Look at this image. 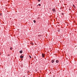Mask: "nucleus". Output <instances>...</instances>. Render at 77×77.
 Here are the masks:
<instances>
[{
	"instance_id": "nucleus-1",
	"label": "nucleus",
	"mask_w": 77,
	"mask_h": 77,
	"mask_svg": "<svg viewBox=\"0 0 77 77\" xmlns=\"http://www.w3.org/2000/svg\"><path fill=\"white\" fill-rule=\"evenodd\" d=\"M45 54H42V56L43 57H44Z\"/></svg>"
},
{
	"instance_id": "nucleus-2",
	"label": "nucleus",
	"mask_w": 77,
	"mask_h": 77,
	"mask_svg": "<svg viewBox=\"0 0 77 77\" xmlns=\"http://www.w3.org/2000/svg\"><path fill=\"white\" fill-rule=\"evenodd\" d=\"M52 63H54V60H52Z\"/></svg>"
},
{
	"instance_id": "nucleus-3",
	"label": "nucleus",
	"mask_w": 77,
	"mask_h": 77,
	"mask_svg": "<svg viewBox=\"0 0 77 77\" xmlns=\"http://www.w3.org/2000/svg\"><path fill=\"white\" fill-rule=\"evenodd\" d=\"M24 57L23 56H20V58H23Z\"/></svg>"
},
{
	"instance_id": "nucleus-4",
	"label": "nucleus",
	"mask_w": 77,
	"mask_h": 77,
	"mask_svg": "<svg viewBox=\"0 0 77 77\" xmlns=\"http://www.w3.org/2000/svg\"><path fill=\"white\" fill-rule=\"evenodd\" d=\"M20 53H23V51H20Z\"/></svg>"
},
{
	"instance_id": "nucleus-5",
	"label": "nucleus",
	"mask_w": 77,
	"mask_h": 77,
	"mask_svg": "<svg viewBox=\"0 0 77 77\" xmlns=\"http://www.w3.org/2000/svg\"><path fill=\"white\" fill-rule=\"evenodd\" d=\"M52 11H53L54 12V11H55V9H54V8L52 10Z\"/></svg>"
},
{
	"instance_id": "nucleus-6",
	"label": "nucleus",
	"mask_w": 77,
	"mask_h": 77,
	"mask_svg": "<svg viewBox=\"0 0 77 77\" xmlns=\"http://www.w3.org/2000/svg\"><path fill=\"white\" fill-rule=\"evenodd\" d=\"M56 63H58V62H59V60H57L56 61Z\"/></svg>"
},
{
	"instance_id": "nucleus-7",
	"label": "nucleus",
	"mask_w": 77,
	"mask_h": 77,
	"mask_svg": "<svg viewBox=\"0 0 77 77\" xmlns=\"http://www.w3.org/2000/svg\"><path fill=\"white\" fill-rule=\"evenodd\" d=\"M33 21L34 23H36V21H35V20H34Z\"/></svg>"
},
{
	"instance_id": "nucleus-8",
	"label": "nucleus",
	"mask_w": 77,
	"mask_h": 77,
	"mask_svg": "<svg viewBox=\"0 0 77 77\" xmlns=\"http://www.w3.org/2000/svg\"><path fill=\"white\" fill-rule=\"evenodd\" d=\"M10 49L11 50H12V48H10Z\"/></svg>"
},
{
	"instance_id": "nucleus-9",
	"label": "nucleus",
	"mask_w": 77,
	"mask_h": 77,
	"mask_svg": "<svg viewBox=\"0 0 77 77\" xmlns=\"http://www.w3.org/2000/svg\"><path fill=\"white\" fill-rule=\"evenodd\" d=\"M73 7H74V8H75V5H73Z\"/></svg>"
},
{
	"instance_id": "nucleus-10",
	"label": "nucleus",
	"mask_w": 77,
	"mask_h": 77,
	"mask_svg": "<svg viewBox=\"0 0 77 77\" xmlns=\"http://www.w3.org/2000/svg\"><path fill=\"white\" fill-rule=\"evenodd\" d=\"M41 0H38V2H40Z\"/></svg>"
},
{
	"instance_id": "nucleus-11",
	"label": "nucleus",
	"mask_w": 77,
	"mask_h": 77,
	"mask_svg": "<svg viewBox=\"0 0 77 77\" xmlns=\"http://www.w3.org/2000/svg\"><path fill=\"white\" fill-rule=\"evenodd\" d=\"M41 4H38V5L39 6H41Z\"/></svg>"
},
{
	"instance_id": "nucleus-12",
	"label": "nucleus",
	"mask_w": 77,
	"mask_h": 77,
	"mask_svg": "<svg viewBox=\"0 0 77 77\" xmlns=\"http://www.w3.org/2000/svg\"><path fill=\"white\" fill-rule=\"evenodd\" d=\"M29 57H30V59H31V58H32V57H31V56H29Z\"/></svg>"
},
{
	"instance_id": "nucleus-13",
	"label": "nucleus",
	"mask_w": 77,
	"mask_h": 77,
	"mask_svg": "<svg viewBox=\"0 0 77 77\" xmlns=\"http://www.w3.org/2000/svg\"><path fill=\"white\" fill-rule=\"evenodd\" d=\"M63 13L62 14V15H63Z\"/></svg>"
},
{
	"instance_id": "nucleus-14",
	"label": "nucleus",
	"mask_w": 77,
	"mask_h": 77,
	"mask_svg": "<svg viewBox=\"0 0 77 77\" xmlns=\"http://www.w3.org/2000/svg\"><path fill=\"white\" fill-rule=\"evenodd\" d=\"M69 10H71V9H69Z\"/></svg>"
}]
</instances>
